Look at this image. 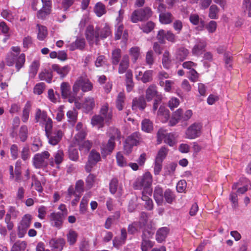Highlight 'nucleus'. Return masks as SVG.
Segmentation results:
<instances>
[{
    "instance_id": "f257e3e1",
    "label": "nucleus",
    "mask_w": 251,
    "mask_h": 251,
    "mask_svg": "<svg viewBox=\"0 0 251 251\" xmlns=\"http://www.w3.org/2000/svg\"><path fill=\"white\" fill-rule=\"evenodd\" d=\"M152 182V177L151 174L146 172L141 178L138 179L134 183L133 187L135 189H144V192L148 194L152 192L151 185Z\"/></svg>"
},
{
    "instance_id": "f03ea898",
    "label": "nucleus",
    "mask_w": 251,
    "mask_h": 251,
    "mask_svg": "<svg viewBox=\"0 0 251 251\" xmlns=\"http://www.w3.org/2000/svg\"><path fill=\"white\" fill-rule=\"evenodd\" d=\"M80 88L83 92H88L92 89L93 84L88 78L81 76L78 78L73 87L75 95H77Z\"/></svg>"
},
{
    "instance_id": "7ed1b4c3",
    "label": "nucleus",
    "mask_w": 251,
    "mask_h": 251,
    "mask_svg": "<svg viewBox=\"0 0 251 251\" xmlns=\"http://www.w3.org/2000/svg\"><path fill=\"white\" fill-rule=\"evenodd\" d=\"M176 136L173 133H167L165 130L162 128L159 129L157 133V142L158 144L161 143L164 140V142L167 144L171 147H173L176 143Z\"/></svg>"
},
{
    "instance_id": "20e7f679",
    "label": "nucleus",
    "mask_w": 251,
    "mask_h": 251,
    "mask_svg": "<svg viewBox=\"0 0 251 251\" xmlns=\"http://www.w3.org/2000/svg\"><path fill=\"white\" fill-rule=\"evenodd\" d=\"M152 14L151 9L148 7L136 10L131 15V21L133 23H137L139 21L147 20L151 16Z\"/></svg>"
},
{
    "instance_id": "39448f33",
    "label": "nucleus",
    "mask_w": 251,
    "mask_h": 251,
    "mask_svg": "<svg viewBox=\"0 0 251 251\" xmlns=\"http://www.w3.org/2000/svg\"><path fill=\"white\" fill-rule=\"evenodd\" d=\"M50 156V154L47 151L35 154L32 159L33 166L37 169L47 167L48 165L47 159Z\"/></svg>"
},
{
    "instance_id": "423d86ee",
    "label": "nucleus",
    "mask_w": 251,
    "mask_h": 251,
    "mask_svg": "<svg viewBox=\"0 0 251 251\" xmlns=\"http://www.w3.org/2000/svg\"><path fill=\"white\" fill-rule=\"evenodd\" d=\"M100 160L101 156L100 153L95 150H92L88 155V160L85 166V171L87 173L91 172L93 168Z\"/></svg>"
},
{
    "instance_id": "0eeeda50",
    "label": "nucleus",
    "mask_w": 251,
    "mask_h": 251,
    "mask_svg": "<svg viewBox=\"0 0 251 251\" xmlns=\"http://www.w3.org/2000/svg\"><path fill=\"white\" fill-rule=\"evenodd\" d=\"M19 215L20 212L15 207L10 206L8 207L4 221L9 230H11L14 227V224L11 220L16 219Z\"/></svg>"
},
{
    "instance_id": "6e6552de",
    "label": "nucleus",
    "mask_w": 251,
    "mask_h": 251,
    "mask_svg": "<svg viewBox=\"0 0 251 251\" xmlns=\"http://www.w3.org/2000/svg\"><path fill=\"white\" fill-rule=\"evenodd\" d=\"M85 35L90 45H92L94 44L97 45H99L100 41L99 29L94 30L93 26L89 25L87 27Z\"/></svg>"
},
{
    "instance_id": "1a4fd4ad",
    "label": "nucleus",
    "mask_w": 251,
    "mask_h": 251,
    "mask_svg": "<svg viewBox=\"0 0 251 251\" xmlns=\"http://www.w3.org/2000/svg\"><path fill=\"white\" fill-rule=\"evenodd\" d=\"M65 218L66 216L60 214V212H53L49 216L50 225L58 229L62 227Z\"/></svg>"
},
{
    "instance_id": "9d476101",
    "label": "nucleus",
    "mask_w": 251,
    "mask_h": 251,
    "mask_svg": "<svg viewBox=\"0 0 251 251\" xmlns=\"http://www.w3.org/2000/svg\"><path fill=\"white\" fill-rule=\"evenodd\" d=\"M201 127L200 123H195L191 125L186 131V138L193 139L199 137L201 133Z\"/></svg>"
},
{
    "instance_id": "9b49d317",
    "label": "nucleus",
    "mask_w": 251,
    "mask_h": 251,
    "mask_svg": "<svg viewBox=\"0 0 251 251\" xmlns=\"http://www.w3.org/2000/svg\"><path fill=\"white\" fill-rule=\"evenodd\" d=\"M140 137L138 133L134 132L128 137L126 141V144L124 146L125 150L127 153L131 151V148L134 146H136L140 142Z\"/></svg>"
},
{
    "instance_id": "f8f14e48",
    "label": "nucleus",
    "mask_w": 251,
    "mask_h": 251,
    "mask_svg": "<svg viewBox=\"0 0 251 251\" xmlns=\"http://www.w3.org/2000/svg\"><path fill=\"white\" fill-rule=\"evenodd\" d=\"M46 135L49 140V144L55 146L61 141L64 133L61 129H58L51 131Z\"/></svg>"
},
{
    "instance_id": "ddd939ff",
    "label": "nucleus",
    "mask_w": 251,
    "mask_h": 251,
    "mask_svg": "<svg viewBox=\"0 0 251 251\" xmlns=\"http://www.w3.org/2000/svg\"><path fill=\"white\" fill-rule=\"evenodd\" d=\"M115 133L114 135H112L108 140L107 144L106 145H103L101 149L103 151L108 152H111L113 151L115 147L114 141L115 139L120 140L121 139L120 132L117 129L114 130Z\"/></svg>"
},
{
    "instance_id": "4468645a",
    "label": "nucleus",
    "mask_w": 251,
    "mask_h": 251,
    "mask_svg": "<svg viewBox=\"0 0 251 251\" xmlns=\"http://www.w3.org/2000/svg\"><path fill=\"white\" fill-rule=\"evenodd\" d=\"M32 219V217L30 214H26L23 216L18 226L19 233L24 234L26 232L30 226Z\"/></svg>"
},
{
    "instance_id": "2eb2a0df",
    "label": "nucleus",
    "mask_w": 251,
    "mask_h": 251,
    "mask_svg": "<svg viewBox=\"0 0 251 251\" xmlns=\"http://www.w3.org/2000/svg\"><path fill=\"white\" fill-rule=\"evenodd\" d=\"M156 38L160 43H164L165 39L173 43L175 42L176 40V36L172 31H167L166 32L163 29L159 30Z\"/></svg>"
},
{
    "instance_id": "dca6fc26",
    "label": "nucleus",
    "mask_w": 251,
    "mask_h": 251,
    "mask_svg": "<svg viewBox=\"0 0 251 251\" xmlns=\"http://www.w3.org/2000/svg\"><path fill=\"white\" fill-rule=\"evenodd\" d=\"M65 244L62 238H52L49 242V245L52 251H61Z\"/></svg>"
},
{
    "instance_id": "f3484780",
    "label": "nucleus",
    "mask_w": 251,
    "mask_h": 251,
    "mask_svg": "<svg viewBox=\"0 0 251 251\" xmlns=\"http://www.w3.org/2000/svg\"><path fill=\"white\" fill-rule=\"evenodd\" d=\"M10 136L12 138H16L18 136L21 142H25L28 136V128L27 126L25 125L22 126L19 129L18 134L14 130H12L10 133Z\"/></svg>"
},
{
    "instance_id": "a211bd4d",
    "label": "nucleus",
    "mask_w": 251,
    "mask_h": 251,
    "mask_svg": "<svg viewBox=\"0 0 251 251\" xmlns=\"http://www.w3.org/2000/svg\"><path fill=\"white\" fill-rule=\"evenodd\" d=\"M64 153L62 150H58L54 152L53 157L50 159L49 165L51 167H54V165H57V168H59L60 165L63 161L64 159Z\"/></svg>"
},
{
    "instance_id": "6ab92c4d",
    "label": "nucleus",
    "mask_w": 251,
    "mask_h": 251,
    "mask_svg": "<svg viewBox=\"0 0 251 251\" xmlns=\"http://www.w3.org/2000/svg\"><path fill=\"white\" fill-rule=\"evenodd\" d=\"M95 99L92 97L85 98L82 104V108L86 113L91 111L95 106Z\"/></svg>"
},
{
    "instance_id": "aec40b11",
    "label": "nucleus",
    "mask_w": 251,
    "mask_h": 251,
    "mask_svg": "<svg viewBox=\"0 0 251 251\" xmlns=\"http://www.w3.org/2000/svg\"><path fill=\"white\" fill-rule=\"evenodd\" d=\"M206 46V42L203 40H198L197 43L192 50L193 55L199 56L201 55Z\"/></svg>"
},
{
    "instance_id": "412c9836",
    "label": "nucleus",
    "mask_w": 251,
    "mask_h": 251,
    "mask_svg": "<svg viewBox=\"0 0 251 251\" xmlns=\"http://www.w3.org/2000/svg\"><path fill=\"white\" fill-rule=\"evenodd\" d=\"M153 197L156 203L159 205H162L164 202V192L163 189L159 186L155 187Z\"/></svg>"
},
{
    "instance_id": "4be33fe9",
    "label": "nucleus",
    "mask_w": 251,
    "mask_h": 251,
    "mask_svg": "<svg viewBox=\"0 0 251 251\" xmlns=\"http://www.w3.org/2000/svg\"><path fill=\"white\" fill-rule=\"evenodd\" d=\"M189 53V50L184 48L180 47L177 49L175 54V59L176 61L182 62L186 59Z\"/></svg>"
},
{
    "instance_id": "5701e85b",
    "label": "nucleus",
    "mask_w": 251,
    "mask_h": 251,
    "mask_svg": "<svg viewBox=\"0 0 251 251\" xmlns=\"http://www.w3.org/2000/svg\"><path fill=\"white\" fill-rule=\"evenodd\" d=\"M100 116L106 121H109L112 118V110L109 108L108 103L103 104L100 110Z\"/></svg>"
},
{
    "instance_id": "b1692460",
    "label": "nucleus",
    "mask_w": 251,
    "mask_h": 251,
    "mask_svg": "<svg viewBox=\"0 0 251 251\" xmlns=\"http://www.w3.org/2000/svg\"><path fill=\"white\" fill-rule=\"evenodd\" d=\"M52 69L56 72L61 78H64L70 72L71 68L69 66L60 67L57 64H53Z\"/></svg>"
},
{
    "instance_id": "393cba45",
    "label": "nucleus",
    "mask_w": 251,
    "mask_h": 251,
    "mask_svg": "<svg viewBox=\"0 0 251 251\" xmlns=\"http://www.w3.org/2000/svg\"><path fill=\"white\" fill-rule=\"evenodd\" d=\"M157 96H161L158 94L156 87L151 85L150 86L146 91V99L148 101H151L154 98H157Z\"/></svg>"
},
{
    "instance_id": "a878e982",
    "label": "nucleus",
    "mask_w": 251,
    "mask_h": 251,
    "mask_svg": "<svg viewBox=\"0 0 251 251\" xmlns=\"http://www.w3.org/2000/svg\"><path fill=\"white\" fill-rule=\"evenodd\" d=\"M146 106V102L144 97L141 96L139 98H135L133 100L132 108L133 110L137 108L143 110Z\"/></svg>"
},
{
    "instance_id": "bb28decb",
    "label": "nucleus",
    "mask_w": 251,
    "mask_h": 251,
    "mask_svg": "<svg viewBox=\"0 0 251 251\" xmlns=\"http://www.w3.org/2000/svg\"><path fill=\"white\" fill-rule=\"evenodd\" d=\"M157 117L162 123H166L170 117V112L165 107L160 106L157 112Z\"/></svg>"
},
{
    "instance_id": "cd10ccee",
    "label": "nucleus",
    "mask_w": 251,
    "mask_h": 251,
    "mask_svg": "<svg viewBox=\"0 0 251 251\" xmlns=\"http://www.w3.org/2000/svg\"><path fill=\"white\" fill-rule=\"evenodd\" d=\"M169 229L167 227L160 228L157 231L156 234V240L158 243H161L166 239Z\"/></svg>"
},
{
    "instance_id": "c85d7f7f",
    "label": "nucleus",
    "mask_w": 251,
    "mask_h": 251,
    "mask_svg": "<svg viewBox=\"0 0 251 251\" xmlns=\"http://www.w3.org/2000/svg\"><path fill=\"white\" fill-rule=\"evenodd\" d=\"M129 57L127 55H124L122 58L121 61L119 64L118 72L119 74H123L127 69L129 67Z\"/></svg>"
},
{
    "instance_id": "c756f323",
    "label": "nucleus",
    "mask_w": 251,
    "mask_h": 251,
    "mask_svg": "<svg viewBox=\"0 0 251 251\" xmlns=\"http://www.w3.org/2000/svg\"><path fill=\"white\" fill-rule=\"evenodd\" d=\"M159 20L162 24L168 25L173 22L174 16L172 13L169 12L162 13L159 14Z\"/></svg>"
},
{
    "instance_id": "7c9ffc66",
    "label": "nucleus",
    "mask_w": 251,
    "mask_h": 251,
    "mask_svg": "<svg viewBox=\"0 0 251 251\" xmlns=\"http://www.w3.org/2000/svg\"><path fill=\"white\" fill-rule=\"evenodd\" d=\"M49 117L47 116L46 112L42 111L40 109H37L35 114V119L36 123H39L42 124Z\"/></svg>"
},
{
    "instance_id": "2f4dec72",
    "label": "nucleus",
    "mask_w": 251,
    "mask_h": 251,
    "mask_svg": "<svg viewBox=\"0 0 251 251\" xmlns=\"http://www.w3.org/2000/svg\"><path fill=\"white\" fill-rule=\"evenodd\" d=\"M30 110V104L29 102H27L23 109L22 114L21 116L22 121L23 123H26L28 121Z\"/></svg>"
},
{
    "instance_id": "473e14b6",
    "label": "nucleus",
    "mask_w": 251,
    "mask_h": 251,
    "mask_svg": "<svg viewBox=\"0 0 251 251\" xmlns=\"http://www.w3.org/2000/svg\"><path fill=\"white\" fill-rule=\"evenodd\" d=\"M85 46V41L84 39H77L75 42L70 46V49L74 50L76 49L83 50Z\"/></svg>"
},
{
    "instance_id": "72a5a7b5",
    "label": "nucleus",
    "mask_w": 251,
    "mask_h": 251,
    "mask_svg": "<svg viewBox=\"0 0 251 251\" xmlns=\"http://www.w3.org/2000/svg\"><path fill=\"white\" fill-rule=\"evenodd\" d=\"M162 63L163 67L166 69H169L171 66L172 60L171 55L168 50H165L163 54Z\"/></svg>"
},
{
    "instance_id": "f704fd0d",
    "label": "nucleus",
    "mask_w": 251,
    "mask_h": 251,
    "mask_svg": "<svg viewBox=\"0 0 251 251\" xmlns=\"http://www.w3.org/2000/svg\"><path fill=\"white\" fill-rule=\"evenodd\" d=\"M164 198L166 202L172 204L176 200L175 192L170 189H166L164 192Z\"/></svg>"
},
{
    "instance_id": "c9c22d12",
    "label": "nucleus",
    "mask_w": 251,
    "mask_h": 251,
    "mask_svg": "<svg viewBox=\"0 0 251 251\" xmlns=\"http://www.w3.org/2000/svg\"><path fill=\"white\" fill-rule=\"evenodd\" d=\"M25 62V55L24 53H21L16 57L15 64V68L17 72L24 66Z\"/></svg>"
},
{
    "instance_id": "e433bc0d",
    "label": "nucleus",
    "mask_w": 251,
    "mask_h": 251,
    "mask_svg": "<svg viewBox=\"0 0 251 251\" xmlns=\"http://www.w3.org/2000/svg\"><path fill=\"white\" fill-rule=\"evenodd\" d=\"M92 142L89 140L81 141L78 144L79 150L84 153H87L92 148Z\"/></svg>"
},
{
    "instance_id": "4c0bfd02",
    "label": "nucleus",
    "mask_w": 251,
    "mask_h": 251,
    "mask_svg": "<svg viewBox=\"0 0 251 251\" xmlns=\"http://www.w3.org/2000/svg\"><path fill=\"white\" fill-rule=\"evenodd\" d=\"M39 78L41 80H45L48 83H50L52 79V74L51 71L45 70L39 74Z\"/></svg>"
},
{
    "instance_id": "58836bf2",
    "label": "nucleus",
    "mask_w": 251,
    "mask_h": 251,
    "mask_svg": "<svg viewBox=\"0 0 251 251\" xmlns=\"http://www.w3.org/2000/svg\"><path fill=\"white\" fill-rule=\"evenodd\" d=\"M121 58V50L119 49H115L112 52V63L113 65H118Z\"/></svg>"
},
{
    "instance_id": "ea45409f",
    "label": "nucleus",
    "mask_w": 251,
    "mask_h": 251,
    "mask_svg": "<svg viewBox=\"0 0 251 251\" xmlns=\"http://www.w3.org/2000/svg\"><path fill=\"white\" fill-rule=\"evenodd\" d=\"M67 117L68 121L74 125L77 121V111L75 109L68 111L67 113Z\"/></svg>"
},
{
    "instance_id": "a19ab883",
    "label": "nucleus",
    "mask_w": 251,
    "mask_h": 251,
    "mask_svg": "<svg viewBox=\"0 0 251 251\" xmlns=\"http://www.w3.org/2000/svg\"><path fill=\"white\" fill-rule=\"evenodd\" d=\"M94 10L97 16L99 17L104 14L106 12L105 5L100 2L96 4Z\"/></svg>"
},
{
    "instance_id": "79ce46f5",
    "label": "nucleus",
    "mask_w": 251,
    "mask_h": 251,
    "mask_svg": "<svg viewBox=\"0 0 251 251\" xmlns=\"http://www.w3.org/2000/svg\"><path fill=\"white\" fill-rule=\"evenodd\" d=\"M40 62L38 60H34L32 62L29 67V74L30 76L33 78L36 75L39 67Z\"/></svg>"
},
{
    "instance_id": "37998d69",
    "label": "nucleus",
    "mask_w": 251,
    "mask_h": 251,
    "mask_svg": "<svg viewBox=\"0 0 251 251\" xmlns=\"http://www.w3.org/2000/svg\"><path fill=\"white\" fill-rule=\"evenodd\" d=\"M37 27L38 30L37 38L39 40L43 41L45 39L48 34L47 28L46 26L39 24L37 25Z\"/></svg>"
},
{
    "instance_id": "c03bdc74",
    "label": "nucleus",
    "mask_w": 251,
    "mask_h": 251,
    "mask_svg": "<svg viewBox=\"0 0 251 251\" xmlns=\"http://www.w3.org/2000/svg\"><path fill=\"white\" fill-rule=\"evenodd\" d=\"M142 239H149L152 238L154 234V230L148 226H144Z\"/></svg>"
},
{
    "instance_id": "a18cd8bd",
    "label": "nucleus",
    "mask_w": 251,
    "mask_h": 251,
    "mask_svg": "<svg viewBox=\"0 0 251 251\" xmlns=\"http://www.w3.org/2000/svg\"><path fill=\"white\" fill-rule=\"evenodd\" d=\"M152 123L149 119H145L142 122V129L146 132H151L153 130Z\"/></svg>"
},
{
    "instance_id": "49530a36",
    "label": "nucleus",
    "mask_w": 251,
    "mask_h": 251,
    "mask_svg": "<svg viewBox=\"0 0 251 251\" xmlns=\"http://www.w3.org/2000/svg\"><path fill=\"white\" fill-rule=\"evenodd\" d=\"M61 95L63 98L68 97L69 95H70L71 91V87L69 84L66 82H63L61 84Z\"/></svg>"
},
{
    "instance_id": "de8ad7c7",
    "label": "nucleus",
    "mask_w": 251,
    "mask_h": 251,
    "mask_svg": "<svg viewBox=\"0 0 251 251\" xmlns=\"http://www.w3.org/2000/svg\"><path fill=\"white\" fill-rule=\"evenodd\" d=\"M138 228H142L141 222H134L128 226V232L131 234H135L138 231Z\"/></svg>"
},
{
    "instance_id": "09e8293b",
    "label": "nucleus",
    "mask_w": 251,
    "mask_h": 251,
    "mask_svg": "<svg viewBox=\"0 0 251 251\" xmlns=\"http://www.w3.org/2000/svg\"><path fill=\"white\" fill-rule=\"evenodd\" d=\"M51 8L43 7L39 10L37 13V17L38 19H44L47 16L49 15L51 12Z\"/></svg>"
},
{
    "instance_id": "8fccbe9b",
    "label": "nucleus",
    "mask_w": 251,
    "mask_h": 251,
    "mask_svg": "<svg viewBox=\"0 0 251 251\" xmlns=\"http://www.w3.org/2000/svg\"><path fill=\"white\" fill-rule=\"evenodd\" d=\"M125 96L123 93H119L116 100V107L121 111L123 109L125 102Z\"/></svg>"
},
{
    "instance_id": "3c124183",
    "label": "nucleus",
    "mask_w": 251,
    "mask_h": 251,
    "mask_svg": "<svg viewBox=\"0 0 251 251\" xmlns=\"http://www.w3.org/2000/svg\"><path fill=\"white\" fill-rule=\"evenodd\" d=\"M168 152V149L165 147H162L159 150L155 159L163 161L165 158Z\"/></svg>"
},
{
    "instance_id": "603ef678",
    "label": "nucleus",
    "mask_w": 251,
    "mask_h": 251,
    "mask_svg": "<svg viewBox=\"0 0 251 251\" xmlns=\"http://www.w3.org/2000/svg\"><path fill=\"white\" fill-rule=\"evenodd\" d=\"M100 37L101 39H104L111 35V30L110 27L107 25H105L101 29L100 32H99Z\"/></svg>"
},
{
    "instance_id": "864d4df0",
    "label": "nucleus",
    "mask_w": 251,
    "mask_h": 251,
    "mask_svg": "<svg viewBox=\"0 0 251 251\" xmlns=\"http://www.w3.org/2000/svg\"><path fill=\"white\" fill-rule=\"evenodd\" d=\"M154 245V243L149 239H142L141 250L142 251H148Z\"/></svg>"
},
{
    "instance_id": "5fc2aeb1",
    "label": "nucleus",
    "mask_w": 251,
    "mask_h": 251,
    "mask_svg": "<svg viewBox=\"0 0 251 251\" xmlns=\"http://www.w3.org/2000/svg\"><path fill=\"white\" fill-rule=\"evenodd\" d=\"M26 247V243L25 241L17 242L12 246L11 251H24Z\"/></svg>"
},
{
    "instance_id": "6e6d98bb",
    "label": "nucleus",
    "mask_w": 251,
    "mask_h": 251,
    "mask_svg": "<svg viewBox=\"0 0 251 251\" xmlns=\"http://www.w3.org/2000/svg\"><path fill=\"white\" fill-rule=\"evenodd\" d=\"M219 8L217 5L213 4L209 8V17L212 19H217L218 18V13L219 12Z\"/></svg>"
},
{
    "instance_id": "4d7b16f0",
    "label": "nucleus",
    "mask_w": 251,
    "mask_h": 251,
    "mask_svg": "<svg viewBox=\"0 0 251 251\" xmlns=\"http://www.w3.org/2000/svg\"><path fill=\"white\" fill-rule=\"evenodd\" d=\"M130 55L133 62H135L140 56V48L138 47H132L129 50Z\"/></svg>"
},
{
    "instance_id": "13d9d810",
    "label": "nucleus",
    "mask_w": 251,
    "mask_h": 251,
    "mask_svg": "<svg viewBox=\"0 0 251 251\" xmlns=\"http://www.w3.org/2000/svg\"><path fill=\"white\" fill-rule=\"evenodd\" d=\"M17 56L12 52H10L7 54L5 58V63L8 66H12L15 64Z\"/></svg>"
},
{
    "instance_id": "bf43d9fd",
    "label": "nucleus",
    "mask_w": 251,
    "mask_h": 251,
    "mask_svg": "<svg viewBox=\"0 0 251 251\" xmlns=\"http://www.w3.org/2000/svg\"><path fill=\"white\" fill-rule=\"evenodd\" d=\"M154 24L151 21L147 22L143 24L141 26V29L144 32L148 33L150 32L154 27Z\"/></svg>"
},
{
    "instance_id": "052dcab7",
    "label": "nucleus",
    "mask_w": 251,
    "mask_h": 251,
    "mask_svg": "<svg viewBox=\"0 0 251 251\" xmlns=\"http://www.w3.org/2000/svg\"><path fill=\"white\" fill-rule=\"evenodd\" d=\"M69 157L74 161H77L79 159L77 150L73 148H70L69 150Z\"/></svg>"
},
{
    "instance_id": "680f3d73",
    "label": "nucleus",
    "mask_w": 251,
    "mask_h": 251,
    "mask_svg": "<svg viewBox=\"0 0 251 251\" xmlns=\"http://www.w3.org/2000/svg\"><path fill=\"white\" fill-rule=\"evenodd\" d=\"M1 15L3 18L10 22H13L15 20V15L8 10H3L1 13Z\"/></svg>"
},
{
    "instance_id": "e2e57ef3",
    "label": "nucleus",
    "mask_w": 251,
    "mask_h": 251,
    "mask_svg": "<svg viewBox=\"0 0 251 251\" xmlns=\"http://www.w3.org/2000/svg\"><path fill=\"white\" fill-rule=\"evenodd\" d=\"M104 119L100 115L94 116L91 119V124L93 126H100L102 125Z\"/></svg>"
},
{
    "instance_id": "0e129e2a",
    "label": "nucleus",
    "mask_w": 251,
    "mask_h": 251,
    "mask_svg": "<svg viewBox=\"0 0 251 251\" xmlns=\"http://www.w3.org/2000/svg\"><path fill=\"white\" fill-rule=\"evenodd\" d=\"M117 162L118 166L125 167L127 165V163L123 155L121 152H118L116 155Z\"/></svg>"
},
{
    "instance_id": "69168bd1",
    "label": "nucleus",
    "mask_w": 251,
    "mask_h": 251,
    "mask_svg": "<svg viewBox=\"0 0 251 251\" xmlns=\"http://www.w3.org/2000/svg\"><path fill=\"white\" fill-rule=\"evenodd\" d=\"M77 236V233L74 230H70L69 231L67 234V240L70 245H73L75 243Z\"/></svg>"
},
{
    "instance_id": "338daca9",
    "label": "nucleus",
    "mask_w": 251,
    "mask_h": 251,
    "mask_svg": "<svg viewBox=\"0 0 251 251\" xmlns=\"http://www.w3.org/2000/svg\"><path fill=\"white\" fill-rule=\"evenodd\" d=\"M152 72L151 70L145 71L141 78L143 83H147L151 81L152 79Z\"/></svg>"
},
{
    "instance_id": "774afa93",
    "label": "nucleus",
    "mask_w": 251,
    "mask_h": 251,
    "mask_svg": "<svg viewBox=\"0 0 251 251\" xmlns=\"http://www.w3.org/2000/svg\"><path fill=\"white\" fill-rule=\"evenodd\" d=\"M242 8L245 11H248V16L251 17V0H244Z\"/></svg>"
}]
</instances>
